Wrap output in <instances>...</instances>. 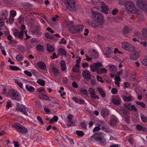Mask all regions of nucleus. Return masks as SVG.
<instances>
[{"mask_svg":"<svg viewBox=\"0 0 147 147\" xmlns=\"http://www.w3.org/2000/svg\"><path fill=\"white\" fill-rule=\"evenodd\" d=\"M93 20L89 22V24L92 27L95 28L98 27L99 25H102L104 22V18L103 16L100 13L93 12Z\"/></svg>","mask_w":147,"mask_h":147,"instance_id":"obj_1","label":"nucleus"},{"mask_svg":"<svg viewBox=\"0 0 147 147\" xmlns=\"http://www.w3.org/2000/svg\"><path fill=\"white\" fill-rule=\"evenodd\" d=\"M122 48L129 52H134L130 55L131 59L136 60L139 57L140 54L138 52L135 51L136 48L134 47H122Z\"/></svg>","mask_w":147,"mask_h":147,"instance_id":"obj_2","label":"nucleus"},{"mask_svg":"<svg viewBox=\"0 0 147 147\" xmlns=\"http://www.w3.org/2000/svg\"><path fill=\"white\" fill-rule=\"evenodd\" d=\"M8 96L11 99L20 101L21 100V95L17 90L13 89L9 90L8 92Z\"/></svg>","mask_w":147,"mask_h":147,"instance_id":"obj_3","label":"nucleus"},{"mask_svg":"<svg viewBox=\"0 0 147 147\" xmlns=\"http://www.w3.org/2000/svg\"><path fill=\"white\" fill-rule=\"evenodd\" d=\"M84 27V26L82 25H78L74 26L73 25L70 24L69 30L73 33L78 34L83 31Z\"/></svg>","mask_w":147,"mask_h":147,"instance_id":"obj_4","label":"nucleus"},{"mask_svg":"<svg viewBox=\"0 0 147 147\" xmlns=\"http://www.w3.org/2000/svg\"><path fill=\"white\" fill-rule=\"evenodd\" d=\"M11 127H14L16 130L20 133L23 134H26L28 133V130L24 126L19 123H16L11 126Z\"/></svg>","mask_w":147,"mask_h":147,"instance_id":"obj_5","label":"nucleus"},{"mask_svg":"<svg viewBox=\"0 0 147 147\" xmlns=\"http://www.w3.org/2000/svg\"><path fill=\"white\" fill-rule=\"evenodd\" d=\"M89 67L91 71L92 72H95L98 70L100 68L104 67L102 63L100 62L97 61L94 63L93 64L90 65Z\"/></svg>","mask_w":147,"mask_h":147,"instance_id":"obj_6","label":"nucleus"},{"mask_svg":"<svg viewBox=\"0 0 147 147\" xmlns=\"http://www.w3.org/2000/svg\"><path fill=\"white\" fill-rule=\"evenodd\" d=\"M66 8L72 11L76 9V4L74 0H64Z\"/></svg>","mask_w":147,"mask_h":147,"instance_id":"obj_7","label":"nucleus"},{"mask_svg":"<svg viewBox=\"0 0 147 147\" xmlns=\"http://www.w3.org/2000/svg\"><path fill=\"white\" fill-rule=\"evenodd\" d=\"M137 5L144 11H147V1L146 0H138Z\"/></svg>","mask_w":147,"mask_h":147,"instance_id":"obj_8","label":"nucleus"},{"mask_svg":"<svg viewBox=\"0 0 147 147\" xmlns=\"http://www.w3.org/2000/svg\"><path fill=\"white\" fill-rule=\"evenodd\" d=\"M125 6L126 8L129 11L134 13L136 11V8L134 5V3H133L130 2H126L125 4Z\"/></svg>","mask_w":147,"mask_h":147,"instance_id":"obj_9","label":"nucleus"},{"mask_svg":"<svg viewBox=\"0 0 147 147\" xmlns=\"http://www.w3.org/2000/svg\"><path fill=\"white\" fill-rule=\"evenodd\" d=\"M27 107L25 106L22 104H20L18 103V105L16 108V110L18 111H20L22 113L26 116H28V114L26 112V109Z\"/></svg>","mask_w":147,"mask_h":147,"instance_id":"obj_10","label":"nucleus"},{"mask_svg":"<svg viewBox=\"0 0 147 147\" xmlns=\"http://www.w3.org/2000/svg\"><path fill=\"white\" fill-rule=\"evenodd\" d=\"M102 135L100 133H98L95 134L91 137L92 140L94 139L96 141L98 142L100 144L102 143Z\"/></svg>","mask_w":147,"mask_h":147,"instance_id":"obj_11","label":"nucleus"},{"mask_svg":"<svg viewBox=\"0 0 147 147\" xmlns=\"http://www.w3.org/2000/svg\"><path fill=\"white\" fill-rule=\"evenodd\" d=\"M118 122L117 117L115 116L111 117L109 120V123L110 125L115 127L117 125Z\"/></svg>","mask_w":147,"mask_h":147,"instance_id":"obj_12","label":"nucleus"},{"mask_svg":"<svg viewBox=\"0 0 147 147\" xmlns=\"http://www.w3.org/2000/svg\"><path fill=\"white\" fill-rule=\"evenodd\" d=\"M24 34V31H22L20 32L18 29H15L13 33L14 36L16 37H18L20 39L23 38Z\"/></svg>","mask_w":147,"mask_h":147,"instance_id":"obj_13","label":"nucleus"},{"mask_svg":"<svg viewBox=\"0 0 147 147\" xmlns=\"http://www.w3.org/2000/svg\"><path fill=\"white\" fill-rule=\"evenodd\" d=\"M125 108L128 110H133L136 111L137 109L134 105H131V103L128 102L125 103L124 105Z\"/></svg>","mask_w":147,"mask_h":147,"instance_id":"obj_14","label":"nucleus"},{"mask_svg":"<svg viewBox=\"0 0 147 147\" xmlns=\"http://www.w3.org/2000/svg\"><path fill=\"white\" fill-rule=\"evenodd\" d=\"M38 68L42 70L47 69V66L45 63L43 61H39L36 64Z\"/></svg>","mask_w":147,"mask_h":147,"instance_id":"obj_15","label":"nucleus"},{"mask_svg":"<svg viewBox=\"0 0 147 147\" xmlns=\"http://www.w3.org/2000/svg\"><path fill=\"white\" fill-rule=\"evenodd\" d=\"M67 122L68 125L70 126H74V121L72 119L73 115L71 114H69L67 117Z\"/></svg>","mask_w":147,"mask_h":147,"instance_id":"obj_16","label":"nucleus"},{"mask_svg":"<svg viewBox=\"0 0 147 147\" xmlns=\"http://www.w3.org/2000/svg\"><path fill=\"white\" fill-rule=\"evenodd\" d=\"M101 11L105 14H107L108 10V8L107 6L103 2H101Z\"/></svg>","mask_w":147,"mask_h":147,"instance_id":"obj_17","label":"nucleus"},{"mask_svg":"<svg viewBox=\"0 0 147 147\" xmlns=\"http://www.w3.org/2000/svg\"><path fill=\"white\" fill-rule=\"evenodd\" d=\"M111 50L109 47H107L105 48L104 50V53L105 56L108 58L110 57Z\"/></svg>","mask_w":147,"mask_h":147,"instance_id":"obj_18","label":"nucleus"},{"mask_svg":"<svg viewBox=\"0 0 147 147\" xmlns=\"http://www.w3.org/2000/svg\"><path fill=\"white\" fill-rule=\"evenodd\" d=\"M112 102L115 105H119L121 102V100L118 96H116L112 99Z\"/></svg>","mask_w":147,"mask_h":147,"instance_id":"obj_19","label":"nucleus"},{"mask_svg":"<svg viewBox=\"0 0 147 147\" xmlns=\"http://www.w3.org/2000/svg\"><path fill=\"white\" fill-rule=\"evenodd\" d=\"M82 75L85 79H90L91 78V74L88 70H84L82 72Z\"/></svg>","mask_w":147,"mask_h":147,"instance_id":"obj_20","label":"nucleus"},{"mask_svg":"<svg viewBox=\"0 0 147 147\" xmlns=\"http://www.w3.org/2000/svg\"><path fill=\"white\" fill-rule=\"evenodd\" d=\"M101 114L102 116L104 117H106L109 115V111L106 108H103L101 111Z\"/></svg>","mask_w":147,"mask_h":147,"instance_id":"obj_21","label":"nucleus"},{"mask_svg":"<svg viewBox=\"0 0 147 147\" xmlns=\"http://www.w3.org/2000/svg\"><path fill=\"white\" fill-rule=\"evenodd\" d=\"M60 64L61 67V69L62 71H65L67 69L65 62L64 60H61L60 62Z\"/></svg>","mask_w":147,"mask_h":147,"instance_id":"obj_22","label":"nucleus"},{"mask_svg":"<svg viewBox=\"0 0 147 147\" xmlns=\"http://www.w3.org/2000/svg\"><path fill=\"white\" fill-rule=\"evenodd\" d=\"M101 127L102 128V130L104 131L108 132L110 131L109 127L107 124L104 122L103 123Z\"/></svg>","mask_w":147,"mask_h":147,"instance_id":"obj_23","label":"nucleus"},{"mask_svg":"<svg viewBox=\"0 0 147 147\" xmlns=\"http://www.w3.org/2000/svg\"><path fill=\"white\" fill-rule=\"evenodd\" d=\"M101 127L102 128V130L104 131L108 132L110 131L109 127L107 124L104 122L103 123Z\"/></svg>","mask_w":147,"mask_h":147,"instance_id":"obj_24","label":"nucleus"},{"mask_svg":"<svg viewBox=\"0 0 147 147\" xmlns=\"http://www.w3.org/2000/svg\"><path fill=\"white\" fill-rule=\"evenodd\" d=\"M101 127L102 128V130L104 131L108 132L110 131L109 127L107 124L104 122L103 123Z\"/></svg>","mask_w":147,"mask_h":147,"instance_id":"obj_25","label":"nucleus"},{"mask_svg":"<svg viewBox=\"0 0 147 147\" xmlns=\"http://www.w3.org/2000/svg\"><path fill=\"white\" fill-rule=\"evenodd\" d=\"M25 88L26 90L30 93L33 92L35 90L34 88L30 85H26Z\"/></svg>","mask_w":147,"mask_h":147,"instance_id":"obj_26","label":"nucleus"},{"mask_svg":"<svg viewBox=\"0 0 147 147\" xmlns=\"http://www.w3.org/2000/svg\"><path fill=\"white\" fill-rule=\"evenodd\" d=\"M89 52L92 53V55L95 58H97L98 56V53L95 50L90 49L89 50Z\"/></svg>","mask_w":147,"mask_h":147,"instance_id":"obj_27","label":"nucleus"},{"mask_svg":"<svg viewBox=\"0 0 147 147\" xmlns=\"http://www.w3.org/2000/svg\"><path fill=\"white\" fill-rule=\"evenodd\" d=\"M58 53L61 55H66L67 54V52L64 49L61 48H60L58 51Z\"/></svg>","mask_w":147,"mask_h":147,"instance_id":"obj_28","label":"nucleus"},{"mask_svg":"<svg viewBox=\"0 0 147 147\" xmlns=\"http://www.w3.org/2000/svg\"><path fill=\"white\" fill-rule=\"evenodd\" d=\"M98 92L102 98H104L106 96V94L103 90L100 87L97 88Z\"/></svg>","mask_w":147,"mask_h":147,"instance_id":"obj_29","label":"nucleus"},{"mask_svg":"<svg viewBox=\"0 0 147 147\" xmlns=\"http://www.w3.org/2000/svg\"><path fill=\"white\" fill-rule=\"evenodd\" d=\"M107 70L105 68H101L98 70L97 71V73L98 74H102V73H106Z\"/></svg>","mask_w":147,"mask_h":147,"instance_id":"obj_30","label":"nucleus"},{"mask_svg":"<svg viewBox=\"0 0 147 147\" xmlns=\"http://www.w3.org/2000/svg\"><path fill=\"white\" fill-rule=\"evenodd\" d=\"M52 70L55 77H56L59 74V71L57 68L53 67L52 68Z\"/></svg>","mask_w":147,"mask_h":147,"instance_id":"obj_31","label":"nucleus"},{"mask_svg":"<svg viewBox=\"0 0 147 147\" xmlns=\"http://www.w3.org/2000/svg\"><path fill=\"white\" fill-rule=\"evenodd\" d=\"M141 121L144 123H147V117L145 116L144 115L140 114Z\"/></svg>","mask_w":147,"mask_h":147,"instance_id":"obj_32","label":"nucleus"},{"mask_svg":"<svg viewBox=\"0 0 147 147\" xmlns=\"http://www.w3.org/2000/svg\"><path fill=\"white\" fill-rule=\"evenodd\" d=\"M37 82L38 84L42 86H44L45 83V81L44 80L41 79H38Z\"/></svg>","mask_w":147,"mask_h":147,"instance_id":"obj_33","label":"nucleus"},{"mask_svg":"<svg viewBox=\"0 0 147 147\" xmlns=\"http://www.w3.org/2000/svg\"><path fill=\"white\" fill-rule=\"evenodd\" d=\"M109 67L110 71L111 72L116 71L117 70L116 67L113 65H108L107 67Z\"/></svg>","mask_w":147,"mask_h":147,"instance_id":"obj_34","label":"nucleus"},{"mask_svg":"<svg viewBox=\"0 0 147 147\" xmlns=\"http://www.w3.org/2000/svg\"><path fill=\"white\" fill-rule=\"evenodd\" d=\"M131 30V29H130L127 26L124 27L123 29V32L124 34L129 33Z\"/></svg>","mask_w":147,"mask_h":147,"instance_id":"obj_35","label":"nucleus"},{"mask_svg":"<svg viewBox=\"0 0 147 147\" xmlns=\"http://www.w3.org/2000/svg\"><path fill=\"white\" fill-rule=\"evenodd\" d=\"M76 133L79 137H82L84 134V133L82 131L80 130H77Z\"/></svg>","mask_w":147,"mask_h":147,"instance_id":"obj_36","label":"nucleus"},{"mask_svg":"<svg viewBox=\"0 0 147 147\" xmlns=\"http://www.w3.org/2000/svg\"><path fill=\"white\" fill-rule=\"evenodd\" d=\"M39 96L40 98L43 100H47L49 98L48 96L42 94H40Z\"/></svg>","mask_w":147,"mask_h":147,"instance_id":"obj_37","label":"nucleus"},{"mask_svg":"<svg viewBox=\"0 0 147 147\" xmlns=\"http://www.w3.org/2000/svg\"><path fill=\"white\" fill-rule=\"evenodd\" d=\"M15 82L20 88L22 89H23V85L21 82H20L17 80H15Z\"/></svg>","mask_w":147,"mask_h":147,"instance_id":"obj_38","label":"nucleus"},{"mask_svg":"<svg viewBox=\"0 0 147 147\" xmlns=\"http://www.w3.org/2000/svg\"><path fill=\"white\" fill-rule=\"evenodd\" d=\"M23 57H24L22 54L18 55L16 57V60L18 61H20L22 60Z\"/></svg>","mask_w":147,"mask_h":147,"instance_id":"obj_39","label":"nucleus"},{"mask_svg":"<svg viewBox=\"0 0 147 147\" xmlns=\"http://www.w3.org/2000/svg\"><path fill=\"white\" fill-rule=\"evenodd\" d=\"M1 13L2 14V16H3L4 18H6L8 14L7 10H5L4 11H3L1 12Z\"/></svg>","mask_w":147,"mask_h":147,"instance_id":"obj_40","label":"nucleus"},{"mask_svg":"<svg viewBox=\"0 0 147 147\" xmlns=\"http://www.w3.org/2000/svg\"><path fill=\"white\" fill-rule=\"evenodd\" d=\"M12 106L11 102L10 100H8L7 102L5 109L6 110H8L9 108L11 107Z\"/></svg>","mask_w":147,"mask_h":147,"instance_id":"obj_41","label":"nucleus"},{"mask_svg":"<svg viewBox=\"0 0 147 147\" xmlns=\"http://www.w3.org/2000/svg\"><path fill=\"white\" fill-rule=\"evenodd\" d=\"M132 135L131 134L129 136V138L128 140L129 142L131 144V145H133L134 143V139L132 138Z\"/></svg>","mask_w":147,"mask_h":147,"instance_id":"obj_42","label":"nucleus"},{"mask_svg":"<svg viewBox=\"0 0 147 147\" xmlns=\"http://www.w3.org/2000/svg\"><path fill=\"white\" fill-rule=\"evenodd\" d=\"M47 100L53 103H56V99L54 97H50V98H49Z\"/></svg>","mask_w":147,"mask_h":147,"instance_id":"obj_43","label":"nucleus"},{"mask_svg":"<svg viewBox=\"0 0 147 147\" xmlns=\"http://www.w3.org/2000/svg\"><path fill=\"white\" fill-rule=\"evenodd\" d=\"M47 50L50 53H52L55 50V48L54 47H47Z\"/></svg>","mask_w":147,"mask_h":147,"instance_id":"obj_44","label":"nucleus"},{"mask_svg":"<svg viewBox=\"0 0 147 147\" xmlns=\"http://www.w3.org/2000/svg\"><path fill=\"white\" fill-rule=\"evenodd\" d=\"M18 49L19 51L22 53L26 51V48L25 47H19L18 48Z\"/></svg>","mask_w":147,"mask_h":147,"instance_id":"obj_45","label":"nucleus"},{"mask_svg":"<svg viewBox=\"0 0 147 147\" xmlns=\"http://www.w3.org/2000/svg\"><path fill=\"white\" fill-rule=\"evenodd\" d=\"M10 69L14 71H18L20 69V68L16 66L10 65L9 67Z\"/></svg>","mask_w":147,"mask_h":147,"instance_id":"obj_46","label":"nucleus"},{"mask_svg":"<svg viewBox=\"0 0 147 147\" xmlns=\"http://www.w3.org/2000/svg\"><path fill=\"white\" fill-rule=\"evenodd\" d=\"M36 49L38 51L43 52L44 51V47H36Z\"/></svg>","mask_w":147,"mask_h":147,"instance_id":"obj_47","label":"nucleus"},{"mask_svg":"<svg viewBox=\"0 0 147 147\" xmlns=\"http://www.w3.org/2000/svg\"><path fill=\"white\" fill-rule=\"evenodd\" d=\"M123 98L124 100L126 101H129L131 100V96L127 97L126 96H123Z\"/></svg>","mask_w":147,"mask_h":147,"instance_id":"obj_48","label":"nucleus"},{"mask_svg":"<svg viewBox=\"0 0 147 147\" xmlns=\"http://www.w3.org/2000/svg\"><path fill=\"white\" fill-rule=\"evenodd\" d=\"M16 14V13L15 11H11L10 13V17H14Z\"/></svg>","mask_w":147,"mask_h":147,"instance_id":"obj_49","label":"nucleus"},{"mask_svg":"<svg viewBox=\"0 0 147 147\" xmlns=\"http://www.w3.org/2000/svg\"><path fill=\"white\" fill-rule=\"evenodd\" d=\"M80 126L84 129H86L87 128L86 125L84 122H81L80 123Z\"/></svg>","mask_w":147,"mask_h":147,"instance_id":"obj_50","label":"nucleus"},{"mask_svg":"<svg viewBox=\"0 0 147 147\" xmlns=\"http://www.w3.org/2000/svg\"><path fill=\"white\" fill-rule=\"evenodd\" d=\"M45 36L48 38L51 39L53 38V36L50 34L49 33H46L45 34Z\"/></svg>","mask_w":147,"mask_h":147,"instance_id":"obj_51","label":"nucleus"},{"mask_svg":"<svg viewBox=\"0 0 147 147\" xmlns=\"http://www.w3.org/2000/svg\"><path fill=\"white\" fill-rule=\"evenodd\" d=\"M136 103L137 105H140L143 108H144L145 106V104L143 102L137 101Z\"/></svg>","mask_w":147,"mask_h":147,"instance_id":"obj_52","label":"nucleus"},{"mask_svg":"<svg viewBox=\"0 0 147 147\" xmlns=\"http://www.w3.org/2000/svg\"><path fill=\"white\" fill-rule=\"evenodd\" d=\"M10 45H16L18 43V42L15 40H13L9 42Z\"/></svg>","mask_w":147,"mask_h":147,"instance_id":"obj_53","label":"nucleus"},{"mask_svg":"<svg viewBox=\"0 0 147 147\" xmlns=\"http://www.w3.org/2000/svg\"><path fill=\"white\" fill-rule=\"evenodd\" d=\"M0 47L1 50V53L4 55H7L6 53L5 50V49L4 48V47Z\"/></svg>","mask_w":147,"mask_h":147,"instance_id":"obj_54","label":"nucleus"},{"mask_svg":"<svg viewBox=\"0 0 147 147\" xmlns=\"http://www.w3.org/2000/svg\"><path fill=\"white\" fill-rule=\"evenodd\" d=\"M136 128L137 130L138 131L143 130L142 126L140 124L137 125Z\"/></svg>","mask_w":147,"mask_h":147,"instance_id":"obj_55","label":"nucleus"},{"mask_svg":"<svg viewBox=\"0 0 147 147\" xmlns=\"http://www.w3.org/2000/svg\"><path fill=\"white\" fill-rule=\"evenodd\" d=\"M80 94H84L85 95L88 94V92L86 90H81L80 93Z\"/></svg>","mask_w":147,"mask_h":147,"instance_id":"obj_56","label":"nucleus"},{"mask_svg":"<svg viewBox=\"0 0 147 147\" xmlns=\"http://www.w3.org/2000/svg\"><path fill=\"white\" fill-rule=\"evenodd\" d=\"M142 63L144 65L147 66V57L142 60Z\"/></svg>","mask_w":147,"mask_h":147,"instance_id":"obj_57","label":"nucleus"},{"mask_svg":"<svg viewBox=\"0 0 147 147\" xmlns=\"http://www.w3.org/2000/svg\"><path fill=\"white\" fill-rule=\"evenodd\" d=\"M114 52L115 53H117V54H122L123 53L121 51H119L117 48H115Z\"/></svg>","mask_w":147,"mask_h":147,"instance_id":"obj_58","label":"nucleus"},{"mask_svg":"<svg viewBox=\"0 0 147 147\" xmlns=\"http://www.w3.org/2000/svg\"><path fill=\"white\" fill-rule=\"evenodd\" d=\"M4 21L3 18H0V27H2L4 24Z\"/></svg>","mask_w":147,"mask_h":147,"instance_id":"obj_59","label":"nucleus"},{"mask_svg":"<svg viewBox=\"0 0 147 147\" xmlns=\"http://www.w3.org/2000/svg\"><path fill=\"white\" fill-rule=\"evenodd\" d=\"M124 121L127 123H128L129 122V118L128 116L127 115H125V117L124 118Z\"/></svg>","mask_w":147,"mask_h":147,"instance_id":"obj_60","label":"nucleus"},{"mask_svg":"<svg viewBox=\"0 0 147 147\" xmlns=\"http://www.w3.org/2000/svg\"><path fill=\"white\" fill-rule=\"evenodd\" d=\"M24 72L25 74L29 77H31L32 76V73L28 70H26L24 71Z\"/></svg>","mask_w":147,"mask_h":147,"instance_id":"obj_61","label":"nucleus"},{"mask_svg":"<svg viewBox=\"0 0 147 147\" xmlns=\"http://www.w3.org/2000/svg\"><path fill=\"white\" fill-rule=\"evenodd\" d=\"M37 119L40 122L41 124H43L44 123L42 119L40 116H38L37 117Z\"/></svg>","mask_w":147,"mask_h":147,"instance_id":"obj_62","label":"nucleus"},{"mask_svg":"<svg viewBox=\"0 0 147 147\" xmlns=\"http://www.w3.org/2000/svg\"><path fill=\"white\" fill-rule=\"evenodd\" d=\"M111 92L113 94H116L117 93V90L116 88H113L111 89Z\"/></svg>","mask_w":147,"mask_h":147,"instance_id":"obj_63","label":"nucleus"},{"mask_svg":"<svg viewBox=\"0 0 147 147\" xmlns=\"http://www.w3.org/2000/svg\"><path fill=\"white\" fill-rule=\"evenodd\" d=\"M143 35L145 37H147V29H144L143 31Z\"/></svg>","mask_w":147,"mask_h":147,"instance_id":"obj_64","label":"nucleus"}]
</instances>
